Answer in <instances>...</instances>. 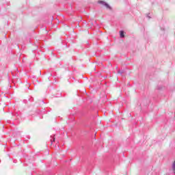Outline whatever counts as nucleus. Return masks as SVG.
I'll return each instance as SVG.
<instances>
[{
	"label": "nucleus",
	"mask_w": 175,
	"mask_h": 175,
	"mask_svg": "<svg viewBox=\"0 0 175 175\" xmlns=\"http://www.w3.org/2000/svg\"><path fill=\"white\" fill-rule=\"evenodd\" d=\"M120 38H125V35L124 34V31H120Z\"/></svg>",
	"instance_id": "obj_2"
},
{
	"label": "nucleus",
	"mask_w": 175,
	"mask_h": 175,
	"mask_svg": "<svg viewBox=\"0 0 175 175\" xmlns=\"http://www.w3.org/2000/svg\"><path fill=\"white\" fill-rule=\"evenodd\" d=\"M53 142H55V138H53V139H51V144H53Z\"/></svg>",
	"instance_id": "obj_4"
},
{
	"label": "nucleus",
	"mask_w": 175,
	"mask_h": 175,
	"mask_svg": "<svg viewBox=\"0 0 175 175\" xmlns=\"http://www.w3.org/2000/svg\"><path fill=\"white\" fill-rule=\"evenodd\" d=\"M118 75H122V73H124V72L119 70V71H118Z\"/></svg>",
	"instance_id": "obj_3"
},
{
	"label": "nucleus",
	"mask_w": 175,
	"mask_h": 175,
	"mask_svg": "<svg viewBox=\"0 0 175 175\" xmlns=\"http://www.w3.org/2000/svg\"><path fill=\"white\" fill-rule=\"evenodd\" d=\"M98 3L103 6H104L105 8H106V9H108L109 10H111V7L105 1H98Z\"/></svg>",
	"instance_id": "obj_1"
}]
</instances>
